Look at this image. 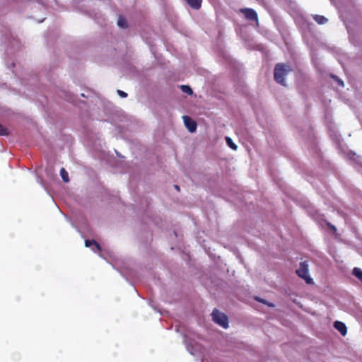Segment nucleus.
Instances as JSON below:
<instances>
[{"instance_id": "obj_1", "label": "nucleus", "mask_w": 362, "mask_h": 362, "mask_svg": "<svg viewBox=\"0 0 362 362\" xmlns=\"http://www.w3.org/2000/svg\"><path fill=\"white\" fill-rule=\"evenodd\" d=\"M291 71L290 66L284 63L277 64L274 70L275 81L284 86H286L285 77Z\"/></svg>"}, {"instance_id": "obj_2", "label": "nucleus", "mask_w": 362, "mask_h": 362, "mask_svg": "<svg viewBox=\"0 0 362 362\" xmlns=\"http://www.w3.org/2000/svg\"><path fill=\"white\" fill-rule=\"evenodd\" d=\"M298 276L303 279L307 284H312L313 279L308 276V265L306 262L300 263L299 269L296 270Z\"/></svg>"}, {"instance_id": "obj_3", "label": "nucleus", "mask_w": 362, "mask_h": 362, "mask_svg": "<svg viewBox=\"0 0 362 362\" xmlns=\"http://www.w3.org/2000/svg\"><path fill=\"white\" fill-rule=\"evenodd\" d=\"M211 316L215 323L223 328H226V315L224 313L215 308L211 313Z\"/></svg>"}, {"instance_id": "obj_4", "label": "nucleus", "mask_w": 362, "mask_h": 362, "mask_svg": "<svg viewBox=\"0 0 362 362\" xmlns=\"http://www.w3.org/2000/svg\"><path fill=\"white\" fill-rule=\"evenodd\" d=\"M240 11L244 14L247 20L258 22L257 13L252 8H241Z\"/></svg>"}, {"instance_id": "obj_5", "label": "nucleus", "mask_w": 362, "mask_h": 362, "mask_svg": "<svg viewBox=\"0 0 362 362\" xmlns=\"http://www.w3.org/2000/svg\"><path fill=\"white\" fill-rule=\"evenodd\" d=\"M185 127L187 128L189 132H194L197 129V123L194 120L190 118L189 116L182 117Z\"/></svg>"}, {"instance_id": "obj_6", "label": "nucleus", "mask_w": 362, "mask_h": 362, "mask_svg": "<svg viewBox=\"0 0 362 362\" xmlns=\"http://www.w3.org/2000/svg\"><path fill=\"white\" fill-rule=\"evenodd\" d=\"M334 327L338 330L342 336H345L347 333V328L345 324L340 321L334 322Z\"/></svg>"}, {"instance_id": "obj_7", "label": "nucleus", "mask_w": 362, "mask_h": 362, "mask_svg": "<svg viewBox=\"0 0 362 362\" xmlns=\"http://www.w3.org/2000/svg\"><path fill=\"white\" fill-rule=\"evenodd\" d=\"M187 4L194 10H199L202 6V0H185Z\"/></svg>"}, {"instance_id": "obj_8", "label": "nucleus", "mask_w": 362, "mask_h": 362, "mask_svg": "<svg viewBox=\"0 0 362 362\" xmlns=\"http://www.w3.org/2000/svg\"><path fill=\"white\" fill-rule=\"evenodd\" d=\"M85 245L86 247H90L91 245H95L98 250L100 251L101 247L98 243H97L94 240H85Z\"/></svg>"}, {"instance_id": "obj_9", "label": "nucleus", "mask_w": 362, "mask_h": 362, "mask_svg": "<svg viewBox=\"0 0 362 362\" xmlns=\"http://www.w3.org/2000/svg\"><path fill=\"white\" fill-rule=\"evenodd\" d=\"M313 18L320 25L325 24L327 22V18L323 16L315 15Z\"/></svg>"}, {"instance_id": "obj_10", "label": "nucleus", "mask_w": 362, "mask_h": 362, "mask_svg": "<svg viewBox=\"0 0 362 362\" xmlns=\"http://www.w3.org/2000/svg\"><path fill=\"white\" fill-rule=\"evenodd\" d=\"M352 274L362 282V270L361 269L358 267L354 268Z\"/></svg>"}, {"instance_id": "obj_11", "label": "nucleus", "mask_w": 362, "mask_h": 362, "mask_svg": "<svg viewBox=\"0 0 362 362\" xmlns=\"http://www.w3.org/2000/svg\"><path fill=\"white\" fill-rule=\"evenodd\" d=\"M60 175L64 182H68L69 181V174L64 168L60 170Z\"/></svg>"}, {"instance_id": "obj_12", "label": "nucleus", "mask_w": 362, "mask_h": 362, "mask_svg": "<svg viewBox=\"0 0 362 362\" xmlns=\"http://www.w3.org/2000/svg\"><path fill=\"white\" fill-rule=\"evenodd\" d=\"M117 25L122 28H125L127 27V23L125 18L122 16L119 17L117 21Z\"/></svg>"}, {"instance_id": "obj_13", "label": "nucleus", "mask_w": 362, "mask_h": 362, "mask_svg": "<svg viewBox=\"0 0 362 362\" xmlns=\"http://www.w3.org/2000/svg\"><path fill=\"white\" fill-rule=\"evenodd\" d=\"M180 88L182 90V92H184L188 95H192L193 93L192 88L189 86L182 85L180 86Z\"/></svg>"}, {"instance_id": "obj_14", "label": "nucleus", "mask_w": 362, "mask_h": 362, "mask_svg": "<svg viewBox=\"0 0 362 362\" xmlns=\"http://www.w3.org/2000/svg\"><path fill=\"white\" fill-rule=\"evenodd\" d=\"M8 134V129L0 124V136H6Z\"/></svg>"}, {"instance_id": "obj_15", "label": "nucleus", "mask_w": 362, "mask_h": 362, "mask_svg": "<svg viewBox=\"0 0 362 362\" xmlns=\"http://www.w3.org/2000/svg\"><path fill=\"white\" fill-rule=\"evenodd\" d=\"M228 146L232 148L233 150L237 149V146L233 142L232 139L228 137Z\"/></svg>"}, {"instance_id": "obj_16", "label": "nucleus", "mask_w": 362, "mask_h": 362, "mask_svg": "<svg viewBox=\"0 0 362 362\" xmlns=\"http://www.w3.org/2000/svg\"><path fill=\"white\" fill-rule=\"evenodd\" d=\"M255 300H257L258 302L262 303L263 304L267 305L269 307H274V306L273 303H267L265 300L262 299V298H260L259 297H255Z\"/></svg>"}, {"instance_id": "obj_17", "label": "nucleus", "mask_w": 362, "mask_h": 362, "mask_svg": "<svg viewBox=\"0 0 362 362\" xmlns=\"http://www.w3.org/2000/svg\"><path fill=\"white\" fill-rule=\"evenodd\" d=\"M327 226H328V228L330 230H332L333 231V233H336L337 232V228L334 225H332L330 223L327 222Z\"/></svg>"}, {"instance_id": "obj_18", "label": "nucleus", "mask_w": 362, "mask_h": 362, "mask_svg": "<svg viewBox=\"0 0 362 362\" xmlns=\"http://www.w3.org/2000/svg\"><path fill=\"white\" fill-rule=\"evenodd\" d=\"M332 77L333 78H334V79L337 81V83H338V84H339V86H344V82H343V81H341V79L337 78V76H333V75H332Z\"/></svg>"}, {"instance_id": "obj_19", "label": "nucleus", "mask_w": 362, "mask_h": 362, "mask_svg": "<svg viewBox=\"0 0 362 362\" xmlns=\"http://www.w3.org/2000/svg\"><path fill=\"white\" fill-rule=\"evenodd\" d=\"M117 93L122 98H126L127 96V93H126L125 92H124V91L121 90H117Z\"/></svg>"}, {"instance_id": "obj_20", "label": "nucleus", "mask_w": 362, "mask_h": 362, "mask_svg": "<svg viewBox=\"0 0 362 362\" xmlns=\"http://www.w3.org/2000/svg\"><path fill=\"white\" fill-rule=\"evenodd\" d=\"M174 187L177 190V191H180V187L177 185H174Z\"/></svg>"}]
</instances>
